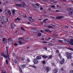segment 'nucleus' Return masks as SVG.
<instances>
[{"instance_id": "46", "label": "nucleus", "mask_w": 73, "mask_h": 73, "mask_svg": "<svg viewBox=\"0 0 73 73\" xmlns=\"http://www.w3.org/2000/svg\"><path fill=\"white\" fill-rule=\"evenodd\" d=\"M3 41H5V38H3Z\"/></svg>"}, {"instance_id": "48", "label": "nucleus", "mask_w": 73, "mask_h": 73, "mask_svg": "<svg viewBox=\"0 0 73 73\" xmlns=\"http://www.w3.org/2000/svg\"><path fill=\"white\" fill-rule=\"evenodd\" d=\"M15 10H12V12L13 13H14V14H15Z\"/></svg>"}, {"instance_id": "39", "label": "nucleus", "mask_w": 73, "mask_h": 73, "mask_svg": "<svg viewBox=\"0 0 73 73\" xmlns=\"http://www.w3.org/2000/svg\"><path fill=\"white\" fill-rule=\"evenodd\" d=\"M45 31H46V32H48V31H49V29H46Z\"/></svg>"}, {"instance_id": "7", "label": "nucleus", "mask_w": 73, "mask_h": 73, "mask_svg": "<svg viewBox=\"0 0 73 73\" xmlns=\"http://www.w3.org/2000/svg\"><path fill=\"white\" fill-rule=\"evenodd\" d=\"M36 60H41V57L40 56H36Z\"/></svg>"}, {"instance_id": "62", "label": "nucleus", "mask_w": 73, "mask_h": 73, "mask_svg": "<svg viewBox=\"0 0 73 73\" xmlns=\"http://www.w3.org/2000/svg\"><path fill=\"white\" fill-rule=\"evenodd\" d=\"M51 43H49L48 44V45H49V46H50L51 45Z\"/></svg>"}, {"instance_id": "15", "label": "nucleus", "mask_w": 73, "mask_h": 73, "mask_svg": "<svg viewBox=\"0 0 73 73\" xmlns=\"http://www.w3.org/2000/svg\"><path fill=\"white\" fill-rule=\"evenodd\" d=\"M8 14L9 16H11V12L9 10H8Z\"/></svg>"}, {"instance_id": "37", "label": "nucleus", "mask_w": 73, "mask_h": 73, "mask_svg": "<svg viewBox=\"0 0 73 73\" xmlns=\"http://www.w3.org/2000/svg\"><path fill=\"white\" fill-rule=\"evenodd\" d=\"M50 39H51V38L50 37H49L48 38L46 39V40L47 41H49V40H50Z\"/></svg>"}, {"instance_id": "44", "label": "nucleus", "mask_w": 73, "mask_h": 73, "mask_svg": "<svg viewBox=\"0 0 73 73\" xmlns=\"http://www.w3.org/2000/svg\"><path fill=\"white\" fill-rule=\"evenodd\" d=\"M23 17H27V16L26 15L24 14L23 15Z\"/></svg>"}, {"instance_id": "61", "label": "nucleus", "mask_w": 73, "mask_h": 73, "mask_svg": "<svg viewBox=\"0 0 73 73\" xmlns=\"http://www.w3.org/2000/svg\"><path fill=\"white\" fill-rule=\"evenodd\" d=\"M56 52L57 53H58L59 52V51L58 50H56Z\"/></svg>"}, {"instance_id": "47", "label": "nucleus", "mask_w": 73, "mask_h": 73, "mask_svg": "<svg viewBox=\"0 0 73 73\" xmlns=\"http://www.w3.org/2000/svg\"><path fill=\"white\" fill-rule=\"evenodd\" d=\"M5 12L6 14H7L8 13V11L7 10H6L5 11Z\"/></svg>"}, {"instance_id": "17", "label": "nucleus", "mask_w": 73, "mask_h": 73, "mask_svg": "<svg viewBox=\"0 0 73 73\" xmlns=\"http://www.w3.org/2000/svg\"><path fill=\"white\" fill-rule=\"evenodd\" d=\"M24 40V38H19V40L21 41H23Z\"/></svg>"}, {"instance_id": "49", "label": "nucleus", "mask_w": 73, "mask_h": 73, "mask_svg": "<svg viewBox=\"0 0 73 73\" xmlns=\"http://www.w3.org/2000/svg\"><path fill=\"white\" fill-rule=\"evenodd\" d=\"M21 61H23V60H24V58H21Z\"/></svg>"}, {"instance_id": "14", "label": "nucleus", "mask_w": 73, "mask_h": 73, "mask_svg": "<svg viewBox=\"0 0 73 73\" xmlns=\"http://www.w3.org/2000/svg\"><path fill=\"white\" fill-rule=\"evenodd\" d=\"M67 10L68 11H69L70 12V11H73V10L71 8H68L67 9Z\"/></svg>"}, {"instance_id": "43", "label": "nucleus", "mask_w": 73, "mask_h": 73, "mask_svg": "<svg viewBox=\"0 0 73 73\" xmlns=\"http://www.w3.org/2000/svg\"><path fill=\"white\" fill-rule=\"evenodd\" d=\"M6 64H8V60L7 59L6 60Z\"/></svg>"}, {"instance_id": "8", "label": "nucleus", "mask_w": 73, "mask_h": 73, "mask_svg": "<svg viewBox=\"0 0 73 73\" xmlns=\"http://www.w3.org/2000/svg\"><path fill=\"white\" fill-rule=\"evenodd\" d=\"M61 18H64V17L62 16H60L57 17L56 19H61Z\"/></svg>"}, {"instance_id": "28", "label": "nucleus", "mask_w": 73, "mask_h": 73, "mask_svg": "<svg viewBox=\"0 0 73 73\" xmlns=\"http://www.w3.org/2000/svg\"><path fill=\"white\" fill-rule=\"evenodd\" d=\"M52 58V55H50L49 56L48 59H50Z\"/></svg>"}, {"instance_id": "12", "label": "nucleus", "mask_w": 73, "mask_h": 73, "mask_svg": "<svg viewBox=\"0 0 73 73\" xmlns=\"http://www.w3.org/2000/svg\"><path fill=\"white\" fill-rule=\"evenodd\" d=\"M50 70V68L49 67H47L46 68V70L47 72H48Z\"/></svg>"}, {"instance_id": "13", "label": "nucleus", "mask_w": 73, "mask_h": 73, "mask_svg": "<svg viewBox=\"0 0 73 73\" xmlns=\"http://www.w3.org/2000/svg\"><path fill=\"white\" fill-rule=\"evenodd\" d=\"M36 8H37V9H39L40 8L39 7V5H38V4H36Z\"/></svg>"}, {"instance_id": "34", "label": "nucleus", "mask_w": 73, "mask_h": 73, "mask_svg": "<svg viewBox=\"0 0 73 73\" xmlns=\"http://www.w3.org/2000/svg\"><path fill=\"white\" fill-rule=\"evenodd\" d=\"M50 7H52V8H55V6L54 5H50Z\"/></svg>"}, {"instance_id": "11", "label": "nucleus", "mask_w": 73, "mask_h": 73, "mask_svg": "<svg viewBox=\"0 0 73 73\" xmlns=\"http://www.w3.org/2000/svg\"><path fill=\"white\" fill-rule=\"evenodd\" d=\"M33 31L35 33H36L37 32V30L35 29H33Z\"/></svg>"}, {"instance_id": "19", "label": "nucleus", "mask_w": 73, "mask_h": 73, "mask_svg": "<svg viewBox=\"0 0 73 73\" xmlns=\"http://www.w3.org/2000/svg\"><path fill=\"white\" fill-rule=\"evenodd\" d=\"M21 68H25V67H26V65H25V64L21 66Z\"/></svg>"}, {"instance_id": "41", "label": "nucleus", "mask_w": 73, "mask_h": 73, "mask_svg": "<svg viewBox=\"0 0 73 73\" xmlns=\"http://www.w3.org/2000/svg\"><path fill=\"white\" fill-rule=\"evenodd\" d=\"M21 30H23V31H25V29H24L23 28V27H21Z\"/></svg>"}, {"instance_id": "25", "label": "nucleus", "mask_w": 73, "mask_h": 73, "mask_svg": "<svg viewBox=\"0 0 73 73\" xmlns=\"http://www.w3.org/2000/svg\"><path fill=\"white\" fill-rule=\"evenodd\" d=\"M58 41H59V42H61L62 43L63 42V41L61 40H58Z\"/></svg>"}, {"instance_id": "38", "label": "nucleus", "mask_w": 73, "mask_h": 73, "mask_svg": "<svg viewBox=\"0 0 73 73\" xmlns=\"http://www.w3.org/2000/svg\"><path fill=\"white\" fill-rule=\"evenodd\" d=\"M69 73H73V70H71L70 71Z\"/></svg>"}, {"instance_id": "50", "label": "nucleus", "mask_w": 73, "mask_h": 73, "mask_svg": "<svg viewBox=\"0 0 73 73\" xmlns=\"http://www.w3.org/2000/svg\"><path fill=\"white\" fill-rule=\"evenodd\" d=\"M40 32H41V33H44V31H43L40 30Z\"/></svg>"}, {"instance_id": "51", "label": "nucleus", "mask_w": 73, "mask_h": 73, "mask_svg": "<svg viewBox=\"0 0 73 73\" xmlns=\"http://www.w3.org/2000/svg\"><path fill=\"white\" fill-rule=\"evenodd\" d=\"M32 68H36V67L35 66L33 65Z\"/></svg>"}, {"instance_id": "33", "label": "nucleus", "mask_w": 73, "mask_h": 73, "mask_svg": "<svg viewBox=\"0 0 73 73\" xmlns=\"http://www.w3.org/2000/svg\"><path fill=\"white\" fill-rule=\"evenodd\" d=\"M19 70L21 72H22V70L21 69V68H20V67H19Z\"/></svg>"}, {"instance_id": "4", "label": "nucleus", "mask_w": 73, "mask_h": 73, "mask_svg": "<svg viewBox=\"0 0 73 73\" xmlns=\"http://www.w3.org/2000/svg\"><path fill=\"white\" fill-rule=\"evenodd\" d=\"M57 72H58V70L56 68L53 70V73H57Z\"/></svg>"}, {"instance_id": "59", "label": "nucleus", "mask_w": 73, "mask_h": 73, "mask_svg": "<svg viewBox=\"0 0 73 73\" xmlns=\"http://www.w3.org/2000/svg\"><path fill=\"white\" fill-rule=\"evenodd\" d=\"M30 49V47H27V49Z\"/></svg>"}, {"instance_id": "63", "label": "nucleus", "mask_w": 73, "mask_h": 73, "mask_svg": "<svg viewBox=\"0 0 73 73\" xmlns=\"http://www.w3.org/2000/svg\"><path fill=\"white\" fill-rule=\"evenodd\" d=\"M71 66H73V63H71Z\"/></svg>"}, {"instance_id": "22", "label": "nucleus", "mask_w": 73, "mask_h": 73, "mask_svg": "<svg viewBox=\"0 0 73 73\" xmlns=\"http://www.w3.org/2000/svg\"><path fill=\"white\" fill-rule=\"evenodd\" d=\"M13 62H15V64H17V61L15 59L13 60Z\"/></svg>"}, {"instance_id": "20", "label": "nucleus", "mask_w": 73, "mask_h": 73, "mask_svg": "<svg viewBox=\"0 0 73 73\" xmlns=\"http://www.w3.org/2000/svg\"><path fill=\"white\" fill-rule=\"evenodd\" d=\"M25 3H22L21 5H23V7L24 8L25 7Z\"/></svg>"}, {"instance_id": "45", "label": "nucleus", "mask_w": 73, "mask_h": 73, "mask_svg": "<svg viewBox=\"0 0 73 73\" xmlns=\"http://www.w3.org/2000/svg\"><path fill=\"white\" fill-rule=\"evenodd\" d=\"M1 56H3V57H4V56H5V55L4 54V53H3L1 54Z\"/></svg>"}, {"instance_id": "24", "label": "nucleus", "mask_w": 73, "mask_h": 73, "mask_svg": "<svg viewBox=\"0 0 73 73\" xmlns=\"http://www.w3.org/2000/svg\"><path fill=\"white\" fill-rule=\"evenodd\" d=\"M48 27L49 28H51V29H53V27L51 26H48Z\"/></svg>"}, {"instance_id": "9", "label": "nucleus", "mask_w": 73, "mask_h": 73, "mask_svg": "<svg viewBox=\"0 0 73 73\" xmlns=\"http://www.w3.org/2000/svg\"><path fill=\"white\" fill-rule=\"evenodd\" d=\"M64 61L65 60H64V59H62L61 61L60 62V63L61 65H62V64L64 63Z\"/></svg>"}, {"instance_id": "32", "label": "nucleus", "mask_w": 73, "mask_h": 73, "mask_svg": "<svg viewBox=\"0 0 73 73\" xmlns=\"http://www.w3.org/2000/svg\"><path fill=\"white\" fill-rule=\"evenodd\" d=\"M65 43H66V44H68V43L69 42V41H68L66 40L65 41Z\"/></svg>"}, {"instance_id": "5", "label": "nucleus", "mask_w": 73, "mask_h": 73, "mask_svg": "<svg viewBox=\"0 0 73 73\" xmlns=\"http://www.w3.org/2000/svg\"><path fill=\"white\" fill-rule=\"evenodd\" d=\"M34 63L35 64H38V61L36 58L34 59Z\"/></svg>"}, {"instance_id": "2", "label": "nucleus", "mask_w": 73, "mask_h": 73, "mask_svg": "<svg viewBox=\"0 0 73 73\" xmlns=\"http://www.w3.org/2000/svg\"><path fill=\"white\" fill-rule=\"evenodd\" d=\"M3 20L5 23H7L8 24L9 23V21H8V18L6 16H4L3 17Z\"/></svg>"}, {"instance_id": "40", "label": "nucleus", "mask_w": 73, "mask_h": 73, "mask_svg": "<svg viewBox=\"0 0 73 73\" xmlns=\"http://www.w3.org/2000/svg\"><path fill=\"white\" fill-rule=\"evenodd\" d=\"M4 57L5 58H8V56L5 55L4 56Z\"/></svg>"}, {"instance_id": "30", "label": "nucleus", "mask_w": 73, "mask_h": 73, "mask_svg": "<svg viewBox=\"0 0 73 73\" xmlns=\"http://www.w3.org/2000/svg\"><path fill=\"white\" fill-rule=\"evenodd\" d=\"M73 13V12L72 11V12H70L68 13L69 15H72Z\"/></svg>"}, {"instance_id": "23", "label": "nucleus", "mask_w": 73, "mask_h": 73, "mask_svg": "<svg viewBox=\"0 0 73 73\" xmlns=\"http://www.w3.org/2000/svg\"><path fill=\"white\" fill-rule=\"evenodd\" d=\"M29 20L31 21V22H33V21H34V19H30Z\"/></svg>"}, {"instance_id": "26", "label": "nucleus", "mask_w": 73, "mask_h": 73, "mask_svg": "<svg viewBox=\"0 0 73 73\" xmlns=\"http://www.w3.org/2000/svg\"><path fill=\"white\" fill-rule=\"evenodd\" d=\"M19 44H21V45H22V44H23V42H21V40L19 41Z\"/></svg>"}, {"instance_id": "42", "label": "nucleus", "mask_w": 73, "mask_h": 73, "mask_svg": "<svg viewBox=\"0 0 73 73\" xmlns=\"http://www.w3.org/2000/svg\"><path fill=\"white\" fill-rule=\"evenodd\" d=\"M42 64H45V61L44 60L42 62Z\"/></svg>"}, {"instance_id": "29", "label": "nucleus", "mask_w": 73, "mask_h": 73, "mask_svg": "<svg viewBox=\"0 0 73 73\" xmlns=\"http://www.w3.org/2000/svg\"><path fill=\"white\" fill-rule=\"evenodd\" d=\"M38 36L39 37L41 36V33H38Z\"/></svg>"}, {"instance_id": "54", "label": "nucleus", "mask_w": 73, "mask_h": 73, "mask_svg": "<svg viewBox=\"0 0 73 73\" xmlns=\"http://www.w3.org/2000/svg\"><path fill=\"white\" fill-rule=\"evenodd\" d=\"M14 45H15V46H17V45L18 44H17L16 43H15Z\"/></svg>"}, {"instance_id": "53", "label": "nucleus", "mask_w": 73, "mask_h": 73, "mask_svg": "<svg viewBox=\"0 0 73 73\" xmlns=\"http://www.w3.org/2000/svg\"><path fill=\"white\" fill-rule=\"evenodd\" d=\"M4 21H3L1 23V24H2V25H4Z\"/></svg>"}, {"instance_id": "57", "label": "nucleus", "mask_w": 73, "mask_h": 73, "mask_svg": "<svg viewBox=\"0 0 73 73\" xmlns=\"http://www.w3.org/2000/svg\"><path fill=\"white\" fill-rule=\"evenodd\" d=\"M42 42H43V43H47V42H44V41H42Z\"/></svg>"}, {"instance_id": "55", "label": "nucleus", "mask_w": 73, "mask_h": 73, "mask_svg": "<svg viewBox=\"0 0 73 73\" xmlns=\"http://www.w3.org/2000/svg\"><path fill=\"white\" fill-rule=\"evenodd\" d=\"M46 20H43V22H44V23H46Z\"/></svg>"}, {"instance_id": "6", "label": "nucleus", "mask_w": 73, "mask_h": 73, "mask_svg": "<svg viewBox=\"0 0 73 73\" xmlns=\"http://www.w3.org/2000/svg\"><path fill=\"white\" fill-rule=\"evenodd\" d=\"M73 39H71L70 40V41L69 42V44H71V45H73Z\"/></svg>"}, {"instance_id": "52", "label": "nucleus", "mask_w": 73, "mask_h": 73, "mask_svg": "<svg viewBox=\"0 0 73 73\" xmlns=\"http://www.w3.org/2000/svg\"><path fill=\"white\" fill-rule=\"evenodd\" d=\"M43 1H44V2H47L48 1L47 0H42Z\"/></svg>"}, {"instance_id": "10", "label": "nucleus", "mask_w": 73, "mask_h": 73, "mask_svg": "<svg viewBox=\"0 0 73 73\" xmlns=\"http://www.w3.org/2000/svg\"><path fill=\"white\" fill-rule=\"evenodd\" d=\"M15 27V23H14L13 22L11 23V28L12 29L13 28V27Z\"/></svg>"}, {"instance_id": "31", "label": "nucleus", "mask_w": 73, "mask_h": 73, "mask_svg": "<svg viewBox=\"0 0 73 73\" xmlns=\"http://www.w3.org/2000/svg\"><path fill=\"white\" fill-rule=\"evenodd\" d=\"M27 62H30V60H29V58H27Z\"/></svg>"}, {"instance_id": "35", "label": "nucleus", "mask_w": 73, "mask_h": 73, "mask_svg": "<svg viewBox=\"0 0 73 73\" xmlns=\"http://www.w3.org/2000/svg\"><path fill=\"white\" fill-rule=\"evenodd\" d=\"M29 40V38H27L26 39V40H25V42H27V41H28Z\"/></svg>"}, {"instance_id": "1", "label": "nucleus", "mask_w": 73, "mask_h": 73, "mask_svg": "<svg viewBox=\"0 0 73 73\" xmlns=\"http://www.w3.org/2000/svg\"><path fill=\"white\" fill-rule=\"evenodd\" d=\"M65 54L67 56V57L68 59L70 60V59H71V58H72V54H70L68 52H67Z\"/></svg>"}, {"instance_id": "27", "label": "nucleus", "mask_w": 73, "mask_h": 73, "mask_svg": "<svg viewBox=\"0 0 73 73\" xmlns=\"http://www.w3.org/2000/svg\"><path fill=\"white\" fill-rule=\"evenodd\" d=\"M17 20H21V19H19V18L18 17L15 20V21H17Z\"/></svg>"}, {"instance_id": "3", "label": "nucleus", "mask_w": 73, "mask_h": 73, "mask_svg": "<svg viewBox=\"0 0 73 73\" xmlns=\"http://www.w3.org/2000/svg\"><path fill=\"white\" fill-rule=\"evenodd\" d=\"M8 42L9 45L12 44L13 43V40H12V39L11 38H9L8 39Z\"/></svg>"}, {"instance_id": "36", "label": "nucleus", "mask_w": 73, "mask_h": 73, "mask_svg": "<svg viewBox=\"0 0 73 73\" xmlns=\"http://www.w3.org/2000/svg\"><path fill=\"white\" fill-rule=\"evenodd\" d=\"M68 49H69V50H73V49L71 48H68Z\"/></svg>"}, {"instance_id": "56", "label": "nucleus", "mask_w": 73, "mask_h": 73, "mask_svg": "<svg viewBox=\"0 0 73 73\" xmlns=\"http://www.w3.org/2000/svg\"><path fill=\"white\" fill-rule=\"evenodd\" d=\"M44 49H46V50H47V48L46 47H44Z\"/></svg>"}, {"instance_id": "18", "label": "nucleus", "mask_w": 73, "mask_h": 73, "mask_svg": "<svg viewBox=\"0 0 73 73\" xmlns=\"http://www.w3.org/2000/svg\"><path fill=\"white\" fill-rule=\"evenodd\" d=\"M16 5L18 7H21V5L20 4H16Z\"/></svg>"}, {"instance_id": "58", "label": "nucleus", "mask_w": 73, "mask_h": 73, "mask_svg": "<svg viewBox=\"0 0 73 73\" xmlns=\"http://www.w3.org/2000/svg\"><path fill=\"white\" fill-rule=\"evenodd\" d=\"M33 6L35 7V8H36V5H33Z\"/></svg>"}, {"instance_id": "64", "label": "nucleus", "mask_w": 73, "mask_h": 73, "mask_svg": "<svg viewBox=\"0 0 73 73\" xmlns=\"http://www.w3.org/2000/svg\"><path fill=\"white\" fill-rule=\"evenodd\" d=\"M2 73H6V72H4L3 71H2Z\"/></svg>"}, {"instance_id": "60", "label": "nucleus", "mask_w": 73, "mask_h": 73, "mask_svg": "<svg viewBox=\"0 0 73 73\" xmlns=\"http://www.w3.org/2000/svg\"><path fill=\"white\" fill-rule=\"evenodd\" d=\"M61 70L63 71V70H64V69H63V68H61Z\"/></svg>"}, {"instance_id": "21", "label": "nucleus", "mask_w": 73, "mask_h": 73, "mask_svg": "<svg viewBox=\"0 0 73 73\" xmlns=\"http://www.w3.org/2000/svg\"><path fill=\"white\" fill-rule=\"evenodd\" d=\"M58 56L59 57V58H60V59H61L62 58V56H61V54H58Z\"/></svg>"}, {"instance_id": "16", "label": "nucleus", "mask_w": 73, "mask_h": 73, "mask_svg": "<svg viewBox=\"0 0 73 73\" xmlns=\"http://www.w3.org/2000/svg\"><path fill=\"white\" fill-rule=\"evenodd\" d=\"M42 57L44 58V59H45L46 58H48V56H46L45 55H42Z\"/></svg>"}]
</instances>
